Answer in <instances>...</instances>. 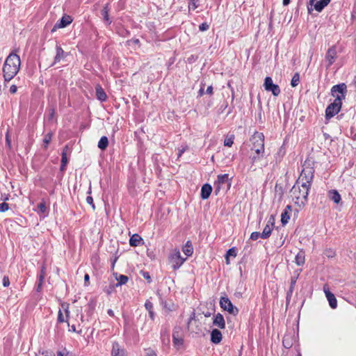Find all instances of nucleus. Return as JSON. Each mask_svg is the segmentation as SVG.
<instances>
[{
  "instance_id": "69168bd1",
  "label": "nucleus",
  "mask_w": 356,
  "mask_h": 356,
  "mask_svg": "<svg viewBox=\"0 0 356 356\" xmlns=\"http://www.w3.org/2000/svg\"><path fill=\"white\" fill-rule=\"evenodd\" d=\"M228 106V103L227 102H225L221 106H220V110H221V112H223V111L225 109H226Z\"/></svg>"
},
{
  "instance_id": "4be33fe9",
  "label": "nucleus",
  "mask_w": 356,
  "mask_h": 356,
  "mask_svg": "<svg viewBox=\"0 0 356 356\" xmlns=\"http://www.w3.org/2000/svg\"><path fill=\"white\" fill-rule=\"evenodd\" d=\"M143 239L139 234H134L130 237L129 245L131 247H137V246L140 245V243H143Z\"/></svg>"
},
{
  "instance_id": "79ce46f5",
  "label": "nucleus",
  "mask_w": 356,
  "mask_h": 356,
  "mask_svg": "<svg viewBox=\"0 0 356 356\" xmlns=\"http://www.w3.org/2000/svg\"><path fill=\"white\" fill-rule=\"evenodd\" d=\"M38 208L41 213H45L47 211V207L45 202H40L38 204Z\"/></svg>"
},
{
  "instance_id": "393cba45",
  "label": "nucleus",
  "mask_w": 356,
  "mask_h": 356,
  "mask_svg": "<svg viewBox=\"0 0 356 356\" xmlns=\"http://www.w3.org/2000/svg\"><path fill=\"white\" fill-rule=\"evenodd\" d=\"M182 251L187 257H190L193 254V247L191 241H186V244L182 248Z\"/></svg>"
},
{
  "instance_id": "338daca9",
  "label": "nucleus",
  "mask_w": 356,
  "mask_h": 356,
  "mask_svg": "<svg viewBox=\"0 0 356 356\" xmlns=\"http://www.w3.org/2000/svg\"><path fill=\"white\" fill-rule=\"evenodd\" d=\"M204 86H202L200 88V90H199V91H198V96L202 97V96L204 95Z\"/></svg>"
},
{
  "instance_id": "de8ad7c7",
  "label": "nucleus",
  "mask_w": 356,
  "mask_h": 356,
  "mask_svg": "<svg viewBox=\"0 0 356 356\" xmlns=\"http://www.w3.org/2000/svg\"><path fill=\"white\" fill-rule=\"evenodd\" d=\"M145 309L149 312V311H152L153 310V304L152 302H150L149 300H146L145 303Z\"/></svg>"
},
{
  "instance_id": "c03bdc74",
  "label": "nucleus",
  "mask_w": 356,
  "mask_h": 356,
  "mask_svg": "<svg viewBox=\"0 0 356 356\" xmlns=\"http://www.w3.org/2000/svg\"><path fill=\"white\" fill-rule=\"evenodd\" d=\"M209 29V25L207 22H203L199 25V30L200 31H205Z\"/></svg>"
},
{
  "instance_id": "f03ea898",
  "label": "nucleus",
  "mask_w": 356,
  "mask_h": 356,
  "mask_svg": "<svg viewBox=\"0 0 356 356\" xmlns=\"http://www.w3.org/2000/svg\"><path fill=\"white\" fill-rule=\"evenodd\" d=\"M311 187L309 186V184L306 185L305 184H296L293 186L291 192L294 195L296 199V203L299 205V207L305 206L308 201V195Z\"/></svg>"
},
{
  "instance_id": "473e14b6",
  "label": "nucleus",
  "mask_w": 356,
  "mask_h": 356,
  "mask_svg": "<svg viewBox=\"0 0 356 356\" xmlns=\"http://www.w3.org/2000/svg\"><path fill=\"white\" fill-rule=\"evenodd\" d=\"M52 138V134L48 133L43 138V146L44 149H47L48 147L49 144L50 143Z\"/></svg>"
},
{
  "instance_id": "1a4fd4ad",
  "label": "nucleus",
  "mask_w": 356,
  "mask_h": 356,
  "mask_svg": "<svg viewBox=\"0 0 356 356\" xmlns=\"http://www.w3.org/2000/svg\"><path fill=\"white\" fill-rule=\"evenodd\" d=\"M258 143L259 147L255 149V154L261 157H264V135L263 133L255 132L253 135V139H256Z\"/></svg>"
},
{
  "instance_id": "13d9d810",
  "label": "nucleus",
  "mask_w": 356,
  "mask_h": 356,
  "mask_svg": "<svg viewBox=\"0 0 356 356\" xmlns=\"http://www.w3.org/2000/svg\"><path fill=\"white\" fill-rule=\"evenodd\" d=\"M62 307L63 308H64V310H65V315H66V318H69V314H70V311H69V305H66V307L65 308V305L64 304H62Z\"/></svg>"
},
{
  "instance_id": "a19ab883",
  "label": "nucleus",
  "mask_w": 356,
  "mask_h": 356,
  "mask_svg": "<svg viewBox=\"0 0 356 356\" xmlns=\"http://www.w3.org/2000/svg\"><path fill=\"white\" fill-rule=\"evenodd\" d=\"M43 281H44V275H40L38 277V283L37 289H36L37 291H40Z\"/></svg>"
},
{
  "instance_id": "4d7b16f0",
  "label": "nucleus",
  "mask_w": 356,
  "mask_h": 356,
  "mask_svg": "<svg viewBox=\"0 0 356 356\" xmlns=\"http://www.w3.org/2000/svg\"><path fill=\"white\" fill-rule=\"evenodd\" d=\"M10 92L11 94H15L17 92V87L16 85H12L10 87Z\"/></svg>"
},
{
  "instance_id": "2eb2a0df",
  "label": "nucleus",
  "mask_w": 356,
  "mask_h": 356,
  "mask_svg": "<svg viewBox=\"0 0 356 356\" xmlns=\"http://www.w3.org/2000/svg\"><path fill=\"white\" fill-rule=\"evenodd\" d=\"M294 341V336L293 334H286L282 339V345L285 348L289 349L293 346Z\"/></svg>"
},
{
  "instance_id": "f8f14e48",
  "label": "nucleus",
  "mask_w": 356,
  "mask_h": 356,
  "mask_svg": "<svg viewBox=\"0 0 356 356\" xmlns=\"http://www.w3.org/2000/svg\"><path fill=\"white\" fill-rule=\"evenodd\" d=\"M172 342L175 346H180L184 343V339L181 334V329L175 327L172 332Z\"/></svg>"
},
{
  "instance_id": "603ef678",
  "label": "nucleus",
  "mask_w": 356,
  "mask_h": 356,
  "mask_svg": "<svg viewBox=\"0 0 356 356\" xmlns=\"http://www.w3.org/2000/svg\"><path fill=\"white\" fill-rule=\"evenodd\" d=\"M86 202L88 204H89L90 205L92 206V208L93 210H95V204L93 202V198L91 197V196H88L86 197Z\"/></svg>"
},
{
  "instance_id": "aec40b11",
  "label": "nucleus",
  "mask_w": 356,
  "mask_h": 356,
  "mask_svg": "<svg viewBox=\"0 0 356 356\" xmlns=\"http://www.w3.org/2000/svg\"><path fill=\"white\" fill-rule=\"evenodd\" d=\"M56 54L54 57V63L52 64V65L60 62L62 59L65 58V57L66 56V54L65 53V51H63V49H62V47L60 45L56 44Z\"/></svg>"
},
{
  "instance_id": "37998d69",
  "label": "nucleus",
  "mask_w": 356,
  "mask_h": 356,
  "mask_svg": "<svg viewBox=\"0 0 356 356\" xmlns=\"http://www.w3.org/2000/svg\"><path fill=\"white\" fill-rule=\"evenodd\" d=\"M9 209V205L6 202H2L0 204V212H5Z\"/></svg>"
},
{
  "instance_id": "680f3d73",
  "label": "nucleus",
  "mask_w": 356,
  "mask_h": 356,
  "mask_svg": "<svg viewBox=\"0 0 356 356\" xmlns=\"http://www.w3.org/2000/svg\"><path fill=\"white\" fill-rule=\"evenodd\" d=\"M214 186H215V193H216V194H218V192L220 191V187H221L220 186H221V185H218V184H217V183H216V182H215V183H214Z\"/></svg>"
},
{
  "instance_id": "774afa93",
  "label": "nucleus",
  "mask_w": 356,
  "mask_h": 356,
  "mask_svg": "<svg viewBox=\"0 0 356 356\" xmlns=\"http://www.w3.org/2000/svg\"><path fill=\"white\" fill-rule=\"evenodd\" d=\"M118 257H115L113 260H112V263H111V267L113 269L114 268V266H115V262L117 261L118 260Z\"/></svg>"
},
{
  "instance_id": "ea45409f",
  "label": "nucleus",
  "mask_w": 356,
  "mask_h": 356,
  "mask_svg": "<svg viewBox=\"0 0 356 356\" xmlns=\"http://www.w3.org/2000/svg\"><path fill=\"white\" fill-rule=\"evenodd\" d=\"M324 254L328 258H332L335 256V252L332 249L325 250Z\"/></svg>"
},
{
  "instance_id": "5701e85b",
  "label": "nucleus",
  "mask_w": 356,
  "mask_h": 356,
  "mask_svg": "<svg viewBox=\"0 0 356 356\" xmlns=\"http://www.w3.org/2000/svg\"><path fill=\"white\" fill-rule=\"evenodd\" d=\"M111 355L113 356H124V349H122L120 348V346L118 342H113Z\"/></svg>"
},
{
  "instance_id": "8fccbe9b",
  "label": "nucleus",
  "mask_w": 356,
  "mask_h": 356,
  "mask_svg": "<svg viewBox=\"0 0 356 356\" xmlns=\"http://www.w3.org/2000/svg\"><path fill=\"white\" fill-rule=\"evenodd\" d=\"M2 284L4 287H7L10 285L9 277L7 275H4L2 280Z\"/></svg>"
},
{
  "instance_id": "c9c22d12",
  "label": "nucleus",
  "mask_w": 356,
  "mask_h": 356,
  "mask_svg": "<svg viewBox=\"0 0 356 356\" xmlns=\"http://www.w3.org/2000/svg\"><path fill=\"white\" fill-rule=\"evenodd\" d=\"M300 83V74L298 72H296L294 74V75L292 77L291 85L292 87L297 86Z\"/></svg>"
},
{
  "instance_id": "423d86ee",
  "label": "nucleus",
  "mask_w": 356,
  "mask_h": 356,
  "mask_svg": "<svg viewBox=\"0 0 356 356\" xmlns=\"http://www.w3.org/2000/svg\"><path fill=\"white\" fill-rule=\"evenodd\" d=\"M347 93V86L346 83H341L339 84L334 85L331 88V95L335 99L338 97L340 98V102H342V100L346 98Z\"/></svg>"
},
{
  "instance_id": "f257e3e1",
  "label": "nucleus",
  "mask_w": 356,
  "mask_h": 356,
  "mask_svg": "<svg viewBox=\"0 0 356 356\" xmlns=\"http://www.w3.org/2000/svg\"><path fill=\"white\" fill-rule=\"evenodd\" d=\"M19 49H14L6 58L3 66V76L5 82H9L18 73L21 60L17 54Z\"/></svg>"
},
{
  "instance_id": "c756f323",
  "label": "nucleus",
  "mask_w": 356,
  "mask_h": 356,
  "mask_svg": "<svg viewBox=\"0 0 356 356\" xmlns=\"http://www.w3.org/2000/svg\"><path fill=\"white\" fill-rule=\"evenodd\" d=\"M115 278L117 280L115 286H119L125 284L129 280V277L124 275H120L118 277H116Z\"/></svg>"
},
{
  "instance_id": "0e129e2a",
  "label": "nucleus",
  "mask_w": 356,
  "mask_h": 356,
  "mask_svg": "<svg viewBox=\"0 0 356 356\" xmlns=\"http://www.w3.org/2000/svg\"><path fill=\"white\" fill-rule=\"evenodd\" d=\"M148 313H149V318H151V320L154 321L155 318V313L154 312V311L153 310L149 311V312H148Z\"/></svg>"
},
{
  "instance_id": "f3484780",
  "label": "nucleus",
  "mask_w": 356,
  "mask_h": 356,
  "mask_svg": "<svg viewBox=\"0 0 356 356\" xmlns=\"http://www.w3.org/2000/svg\"><path fill=\"white\" fill-rule=\"evenodd\" d=\"M212 192V186L209 184H204L201 188V198L202 200H207L211 195Z\"/></svg>"
},
{
  "instance_id": "0eeeda50",
  "label": "nucleus",
  "mask_w": 356,
  "mask_h": 356,
  "mask_svg": "<svg viewBox=\"0 0 356 356\" xmlns=\"http://www.w3.org/2000/svg\"><path fill=\"white\" fill-rule=\"evenodd\" d=\"M220 305L223 310L227 311L230 314L236 316L238 314V309L233 305L231 300L227 296L220 298Z\"/></svg>"
},
{
  "instance_id": "6e6d98bb",
  "label": "nucleus",
  "mask_w": 356,
  "mask_h": 356,
  "mask_svg": "<svg viewBox=\"0 0 356 356\" xmlns=\"http://www.w3.org/2000/svg\"><path fill=\"white\" fill-rule=\"evenodd\" d=\"M6 144L9 148L11 147V140L8 134L6 136Z\"/></svg>"
},
{
  "instance_id": "dca6fc26",
  "label": "nucleus",
  "mask_w": 356,
  "mask_h": 356,
  "mask_svg": "<svg viewBox=\"0 0 356 356\" xmlns=\"http://www.w3.org/2000/svg\"><path fill=\"white\" fill-rule=\"evenodd\" d=\"M222 333L218 329H213L211 332V341L213 343L218 344L222 341Z\"/></svg>"
},
{
  "instance_id": "864d4df0",
  "label": "nucleus",
  "mask_w": 356,
  "mask_h": 356,
  "mask_svg": "<svg viewBox=\"0 0 356 356\" xmlns=\"http://www.w3.org/2000/svg\"><path fill=\"white\" fill-rule=\"evenodd\" d=\"M142 274H143V276L145 279H146L149 283H150L152 282V279H151V277L149 274V273L147 272H145V271H142Z\"/></svg>"
},
{
  "instance_id": "9b49d317",
  "label": "nucleus",
  "mask_w": 356,
  "mask_h": 356,
  "mask_svg": "<svg viewBox=\"0 0 356 356\" xmlns=\"http://www.w3.org/2000/svg\"><path fill=\"white\" fill-rule=\"evenodd\" d=\"M73 21L72 17L70 15H64L60 20H58L53 29H51V32L56 31L58 29H63L70 25Z\"/></svg>"
},
{
  "instance_id": "a878e982",
  "label": "nucleus",
  "mask_w": 356,
  "mask_h": 356,
  "mask_svg": "<svg viewBox=\"0 0 356 356\" xmlns=\"http://www.w3.org/2000/svg\"><path fill=\"white\" fill-rule=\"evenodd\" d=\"M108 138L105 136L101 137L100 140L98 142V145H97L98 147L101 150H105L108 147Z\"/></svg>"
},
{
  "instance_id": "4c0bfd02",
  "label": "nucleus",
  "mask_w": 356,
  "mask_h": 356,
  "mask_svg": "<svg viewBox=\"0 0 356 356\" xmlns=\"http://www.w3.org/2000/svg\"><path fill=\"white\" fill-rule=\"evenodd\" d=\"M161 339H162L163 343L166 345L169 344L170 338H169V334H168V332H166V331L161 332Z\"/></svg>"
},
{
  "instance_id": "052dcab7",
  "label": "nucleus",
  "mask_w": 356,
  "mask_h": 356,
  "mask_svg": "<svg viewBox=\"0 0 356 356\" xmlns=\"http://www.w3.org/2000/svg\"><path fill=\"white\" fill-rule=\"evenodd\" d=\"M291 296H292V295H289V293H286V307H288V305L290 303Z\"/></svg>"
},
{
  "instance_id": "4468645a",
  "label": "nucleus",
  "mask_w": 356,
  "mask_h": 356,
  "mask_svg": "<svg viewBox=\"0 0 356 356\" xmlns=\"http://www.w3.org/2000/svg\"><path fill=\"white\" fill-rule=\"evenodd\" d=\"M110 8L108 6V3H106L101 10V15L102 16V19L104 22V24L106 26H109L112 23V20L110 19L109 13Z\"/></svg>"
},
{
  "instance_id": "20e7f679",
  "label": "nucleus",
  "mask_w": 356,
  "mask_h": 356,
  "mask_svg": "<svg viewBox=\"0 0 356 356\" xmlns=\"http://www.w3.org/2000/svg\"><path fill=\"white\" fill-rule=\"evenodd\" d=\"M186 259L181 256L179 249H175L174 252L170 254L169 261L174 270L179 269L185 261Z\"/></svg>"
},
{
  "instance_id": "ddd939ff",
  "label": "nucleus",
  "mask_w": 356,
  "mask_h": 356,
  "mask_svg": "<svg viewBox=\"0 0 356 356\" xmlns=\"http://www.w3.org/2000/svg\"><path fill=\"white\" fill-rule=\"evenodd\" d=\"M213 325L218 327L220 329L225 328V321L223 316L221 314L218 313L217 314L214 315Z\"/></svg>"
},
{
  "instance_id": "7ed1b4c3",
  "label": "nucleus",
  "mask_w": 356,
  "mask_h": 356,
  "mask_svg": "<svg viewBox=\"0 0 356 356\" xmlns=\"http://www.w3.org/2000/svg\"><path fill=\"white\" fill-rule=\"evenodd\" d=\"M314 172L315 170L314 167L310 166V164L305 161L300 175L296 180V184L304 183L306 185L309 184V186L311 187L314 179Z\"/></svg>"
},
{
  "instance_id": "b1692460",
  "label": "nucleus",
  "mask_w": 356,
  "mask_h": 356,
  "mask_svg": "<svg viewBox=\"0 0 356 356\" xmlns=\"http://www.w3.org/2000/svg\"><path fill=\"white\" fill-rule=\"evenodd\" d=\"M330 2V0H320L316 2L314 8L318 11L321 12L325 7H326Z\"/></svg>"
},
{
  "instance_id": "a211bd4d",
  "label": "nucleus",
  "mask_w": 356,
  "mask_h": 356,
  "mask_svg": "<svg viewBox=\"0 0 356 356\" xmlns=\"http://www.w3.org/2000/svg\"><path fill=\"white\" fill-rule=\"evenodd\" d=\"M95 93H96V97L98 100H99L102 102L106 101L107 95H106L104 90L99 84H97L95 87Z\"/></svg>"
},
{
  "instance_id": "39448f33",
  "label": "nucleus",
  "mask_w": 356,
  "mask_h": 356,
  "mask_svg": "<svg viewBox=\"0 0 356 356\" xmlns=\"http://www.w3.org/2000/svg\"><path fill=\"white\" fill-rule=\"evenodd\" d=\"M341 106L342 102H340V98L337 97V98L326 108L325 118L330 119L337 115L340 111Z\"/></svg>"
},
{
  "instance_id": "72a5a7b5",
  "label": "nucleus",
  "mask_w": 356,
  "mask_h": 356,
  "mask_svg": "<svg viewBox=\"0 0 356 356\" xmlns=\"http://www.w3.org/2000/svg\"><path fill=\"white\" fill-rule=\"evenodd\" d=\"M232 256L235 257L236 256V248L233 247L230 249H229L227 252L225 259H226V263L228 264L229 263V257Z\"/></svg>"
},
{
  "instance_id": "cd10ccee",
  "label": "nucleus",
  "mask_w": 356,
  "mask_h": 356,
  "mask_svg": "<svg viewBox=\"0 0 356 356\" xmlns=\"http://www.w3.org/2000/svg\"><path fill=\"white\" fill-rule=\"evenodd\" d=\"M305 252L300 251L296 256L295 262L298 266H302L305 264Z\"/></svg>"
},
{
  "instance_id": "7c9ffc66",
  "label": "nucleus",
  "mask_w": 356,
  "mask_h": 356,
  "mask_svg": "<svg viewBox=\"0 0 356 356\" xmlns=\"http://www.w3.org/2000/svg\"><path fill=\"white\" fill-rule=\"evenodd\" d=\"M298 277V275L291 277L290 286H289V289H288L286 293H289V295L293 294Z\"/></svg>"
},
{
  "instance_id": "a18cd8bd",
  "label": "nucleus",
  "mask_w": 356,
  "mask_h": 356,
  "mask_svg": "<svg viewBox=\"0 0 356 356\" xmlns=\"http://www.w3.org/2000/svg\"><path fill=\"white\" fill-rule=\"evenodd\" d=\"M261 233L258 232H254L251 234L250 238L252 241H256L259 237H261Z\"/></svg>"
},
{
  "instance_id": "6ab92c4d",
  "label": "nucleus",
  "mask_w": 356,
  "mask_h": 356,
  "mask_svg": "<svg viewBox=\"0 0 356 356\" xmlns=\"http://www.w3.org/2000/svg\"><path fill=\"white\" fill-rule=\"evenodd\" d=\"M326 298L329 302V305L332 309H335L337 307V300L334 295L329 290L324 289Z\"/></svg>"
},
{
  "instance_id": "e433bc0d",
  "label": "nucleus",
  "mask_w": 356,
  "mask_h": 356,
  "mask_svg": "<svg viewBox=\"0 0 356 356\" xmlns=\"http://www.w3.org/2000/svg\"><path fill=\"white\" fill-rule=\"evenodd\" d=\"M200 0H188V10H195L199 6L198 1Z\"/></svg>"
},
{
  "instance_id": "09e8293b",
  "label": "nucleus",
  "mask_w": 356,
  "mask_h": 356,
  "mask_svg": "<svg viewBox=\"0 0 356 356\" xmlns=\"http://www.w3.org/2000/svg\"><path fill=\"white\" fill-rule=\"evenodd\" d=\"M65 321H67V320H65L64 318L62 311L60 309L58 313V323H64Z\"/></svg>"
},
{
  "instance_id": "bb28decb",
  "label": "nucleus",
  "mask_w": 356,
  "mask_h": 356,
  "mask_svg": "<svg viewBox=\"0 0 356 356\" xmlns=\"http://www.w3.org/2000/svg\"><path fill=\"white\" fill-rule=\"evenodd\" d=\"M273 227H269V225H266L261 234V238L263 239H267L268 238L272 233Z\"/></svg>"
},
{
  "instance_id": "49530a36",
  "label": "nucleus",
  "mask_w": 356,
  "mask_h": 356,
  "mask_svg": "<svg viewBox=\"0 0 356 356\" xmlns=\"http://www.w3.org/2000/svg\"><path fill=\"white\" fill-rule=\"evenodd\" d=\"M250 159L251 160V163L253 165L255 163H257L258 161L261 160V159H262V157H261V156H258L256 154V155L251 156L250 157Z\"/></svg>"
},
{
  "instance_id": "2f4dec72",
  "label": "nucleus",
  "mask_w": 356,
  "mask_h": 356,
  "mask_svg": "<svg viewBox=\"0 0 356 356\" xmlns=\"http://www.w3.org/2000/svg\"><path fill=\"white\" fill-rule=\"evenodd\" d=\"M68 149L69 147L67 145L64 147L61 153V163H63L64 165H67L68 163V159L67 158V152Z\"/></svg>"
},
{
  "instance_id": "5fc2aeb1",
  "label": "nucleus",
  "mask_w": 356,
  "mask_h": 356,
  "mask_svg": "<svg viewBox=\"0 0 356 356\" xmlns=\"http://www.w3.org/2000/svg\"><path fill=\"white\" fill-rule=\"evenodd\" d=\"M145 356H157V355L153 350L149 348V349L146 350Z\"/></svg>"
},
{
  "instance_id": "bf43d9fd",
  "label": "nucleus",
  "mask_w": 356,
  "mask_h": 356,
  "mask_svg": "<svg viewBox=\"0 0 356 356\" xmlns=\"http://www.w3.org/2000/svg\"><path fill=\"white\" fill-rule=\"evenodd\" d=\"M89 280H90V276L88 274H85L84 275V284L85 286H88L89 284Z\"/></svg>"
},
{
  "instance_id": "c85d7f7f",
  "label": "nucleus",
  "mask_w": 356,
  "mask_h": 356,
  "mask_svg": "<svg viewBox=\"0 0 356 356\" xmlns=\"http://www.w3.org/2000/svg\"><path fill=\"white\" fill-rule=\"evenodd\" d=\"M229 181V175L223 174V175H218L217 176V181L216 182L218 185H222L223 184L228 182Z\"/></svg>"
},
{
  "instance_id": "f704fd0d",
  "label": "nucleus",
  "mask_w": 356,
  "mask_h": 356,
  "mask_svg": "<svg viewBox=\"0 0 356 356\" xmlns=\"http://www.w3.org/2000/svg\"><path fill=\"white\" fill-rule=\"evenodd\" d=\"M290 218V216L288 213L287 211H284L282 213V215H281V222L283 225H285L286 224L288 223L289 222V220Z\"/></svg>"
},
{
  "instance_id": "412c9836",
  "label": "nucleus",
  "mask_w": 356,
  "mask_h": 356,
  "mask_svg": "<svg viewBox=\"0 0 356 356\" xmlns=\"http://www.w3.org/2000/svg\"><path fill=\"white\" fill-rule=\"evenodd\" d=\"M327 197L335 204H339L341 200L340 194L337 190L334 189H332L328 191Z\"/></svg>"
},
{
  "instance_id": "3c124183",
  "label": "nucleus",
  "mask_w": 356,
  "mask_h": 356,
  "mask_svg": "<svg viewBox=\"0 0 356 356\" xmlns=\"http://www.w3.org/2000/svg\"><path fill=\"white\" fill-rule=\"evenodd\" d=\"M275 217L273 215H271L268 220V222L266 225H269V227H274L275 226Z\"/></svg>"
},
{
  "instance_id": "e2e57ef3",
  "label": "nucleus",
  "mask_w": 356,
  "mask_h": 356,
  "mask_svg": "<svg viewBox=\"0 0 356 356\" xmlns=\"http://www.w3.org/2000/svg\"><path fill=\"white\" fill-rule=\"evenodd\" d=\"M206 93L208 94V95H212L213 94V87L212 86H209L207 90H206Z\"/></svg>"
},
{
  "instance_id": "6e6552de",
  "label": "nucleus",
  "mask_w": 356,
  "mask_h": 356,
  "mask_svg": "<svg viewBox=\"0 0 356 356\" xmlns=\"http://www.w3.org/2000/svg\"><path fill=\"white\" fill-rule=\"evenodd\" d=\"M264 86L266 91H270L274 96H278L281 92L279 86L273 83V79L270 76L265 78Z\"/></svg>"
},
{
  "instance_id": "58836bf2",
  "label": "nucleus",
  "mask_w": 356,
  "mask_h": 356,
  "mask_svg": "<svg viewBox=\"0 0 356 356\" xmlns=\"http://www.w3.org/2000/svg\"><path fill=\"white\" fill-rule=\"evenodd\" d=\"M234 136H231L229 138H226L224 141V145L227 147H232L234 143Z\"/></svg>"
},
{
  "instance_id": "9d476101",
  "label": "nucleus",
  "mask_w": 356,
  "mask_h": 356,
  "mask_svg": "<svg viewBox=\"0 0 356 356\" xmlns=\"http://www.w3.org/2000/svg\"><path fill=\"white\" fill-rule=\"evenodd\" d=\"M337 57V47L333 45L327 49L325 55V61L327 63L326 68H329L334 63Z\"/></svg>"
}]
</instances>
